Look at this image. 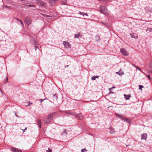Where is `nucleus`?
<instances>
[{"instance_id":"obj_8","label":"nucleus","mask_w":152,"mask_h":152,"mask_svg":"<svg viewBox=\"0 0 152 152\" xmlns=\"http://www.w3.org/2000/svg\"><path fill=\"white\" fill-rule=\"evenodd\" d=\"M130 35L133 38L137 39L138 38L137 35L134 32L131 33H130Z\"/></svg>"},{"instance_id":"obj_19","label":"nucleus","mask_w":152,"mask_h":152,"mask_svg":"<svg viewBox=\"0 0 152 152\" xmlns=\"http://www.w3.org/2000/svg\"><path fill=\"white\" fill-rule=\"evenodd\" d=\"M28 6L30 7H35V5L33 4H30L29 5H28Z\"/></svg>"},{"instance_id":"obj_21","label":"nucleus","mask_w":152,"mask_h":152,"mask_svg":"<svg viewBox=\"0 0 152 152\" xmlns=\"http://www.w3.org/2000/svg\"><path fill=\"white\" fill-rule=\"evenodd\" d=\"M151 30L152 29L151 28H148L147 29V31L148 32H150Z\"/></svg>"},{"instance_id":"obj_11","label":"nucleus","mask_w":152,"mask_h":152,"mask_svg":"<svg viewBox=\"0 0 152 152\" xmlns=\"http://www.w3.org/2000/svg\"><path fill=\"white\" fill-rule=\"evenodd\" d=\"M124 96H125V98L127 100L129 99V97H131V96L130 95H129L126 96V95L124 94Z\"/></svg>"},{"instance_id":"obj_23","label":"nucleus","mask_w":152,"mask_h":152,"mask_svg":"<svg viewBox=\"0 0 152 152\" xmlns=\"http://www.w3.org/2000/svg\"><path fill=\"white\" fill-rule=\"evenodd\" d=\"M79 36V34H75V38H78Z\"/></svg>"},{"instance_id":"obj_6","label":"nucleus","mask_w":152,"mask_h":152,"mask_svg":"<svg viewBox=\"0 0 152 152\" xmlns=\"http://www.w3.org/2000/svg\"><path fill=\"white\" fill-rule=\"evenodd\" d=\"M63 43L66 48H68L70 47L71 45L68 42H67L66 41H64Z\"/></svg>"},{"instance_id":"obj_26","label":"nucleus","mask_w":152,"mask_h":152,"mask_svg":"<svg viewBox=\"0 0 152 152\" xmlns=\"http://www.w3.org/2000/svg\"><path fill=\"white\" fill-rule=\"evenodd\" d=\"M34 46L35 50H36L37 49V47L36 46Z\"/></svg>"},{"instance_id":"obj_20","label":"nucleus","mask_w":152,"mask_h":152,"mask_svg":"<svg viewBox=\"0 0 152 152\" xmlns=\"http://www.w3.org/2000/svg\"><path fill=\"white\" fill-rule=\"evenodd\" d=\"M134 66L135 67H136L137 69H138L139 70L140 72H141V69L139 68L138 67H137L136 66H135V65H134Z\"/></svg>"},{"instance_id":"obj_14","label":"nucleus","mask_w":152,"mask_h":152,"mask_svg":"<svg viewBox=\"0 0 152 152\" xmlns=\"http://www.w3.org/2000/svg\"><path fill=\"white\" fill-rule=\"evenodd\" d=\"M79 14L83 15V16H84V15H87V14H86V13H84L83 12H79Z\"/></svg>"},{"instance_id":"obj_34","label":"nucleus","mask_w":152,"mask_h":152,"mask_svg":"<svg viewBox=\"0 0 152 152\" xmlns=\"http://www.w3.org/2000/svg\"><path fill=\"white\" fill-rule=\"evenodd\" d=\"M151 72L152 73V70L151 71Z\"/></svg>"},{"instance_id":"obj_33","label":"nucleus","mask_w":152,"mask_h":152,"mask_svg":"<svg viewBox=\"0 0 152 152\" xmlns=\"http://www.w3.org/2000/svg\"><path fill=\"white\" fill-rule=\"evenodd\" d=\"M7 80H8L7 78L6 82H7Z\"/></svg>"},{"instance_id":"obj_16","label":"nucleus","mask_w":152,"mask_h":152,"mask_svg":"<svg viewBox=\"0 0 152 152\" xmlns=\"http://www.w3.org/2000/svg\"><path fill=\"white\" fill-rule=\"evenodd\" d=\"M116 73L118 74L119 75H121L124 74V73H122L120 72H116Z\"/></svg>"},{"instance_id":"obj_35","label":"nucleus","mask_w":152,"mask_h":152,"mask_svg":"<svg viewBox=\"0 0 152 152\" xmlns=\"http://www.w3.org/2000/svg\"><path fill=\"white\" fill-rule=\"evenodd\" d=\"M129 145H127L126 146V147H127V146H129Z\"/></svg>"},{"instance_id":"obj_27","label":"nucleus","mask_w":152,"mask_h":152,"mask_svg":"<svg viewBox=\"0 0 152 152\" xmlns=\"http://www.w3.org/2000/svg\"><path fill=\"white\" fill-rule=\"evenodd\" d=\"M43 100H44V99H43V100L39 99V100L41 102Z\"/></svg>"},{"instance_id":"obj_22","label":"nucleus","mask_w":152,"mask_h":152,"mask_svg":"<svg viewBox=\"0 0 152 152\" xmlns=\"http://www.w3.org/2000/svg\"><path fill=\"white\" fill-rule=\"evenodd\" d=\"M34 45H38V43L37 42H36L34 41Z\"/></svg>"},{"instance_id":"obj_7","label":"nucleus","mask_w":152,"mask_h":152,"mask_svg":"<svg viewBox=\"0 0 152 152\" xmlns=\"http://www.w3.org/2000/svg\"><path fill=\"white\" fill-rule=\"evenodd\" d=\"M37 4H40L42 6H43L44 7H45L46 6L45 4L41 1L37 0Z\"/></svg>"},{"instance_id":"obj_10","label":"nucleus","mask_w":152,"mask_h":152,"mask_svg":"<svg viewBox=\"0 0 152 152\" xmlns=\"http://www.w3.org/2000/svg\"><path fill=\"white\" fill-rule=\"evenodd\" d=\"M11 150L12 151H15V152H21V151H20L19 150H18V149L17 148H14V147H12L11 148Z\"/></svg>"},{"instance_id":"obj_25","label":"nucleus","mask_w":152,"mask_h":152,"mask_svg":"<svg viewBox=\"0 0 152 152\" xmlns=\"http://www.w3.org/2000/svg\"><path fill=\"white\" fill-rule=\"evenodd\" d=\"M150 66L152 68V61L150 64Z\"/></svg>"},{"instance_id":"obj_32","label":"nucleus","mask_w":152,"mask_h":152,"mask_svg":"<svg viewBox=\"0 0 152 152\" xmlns=\"http://www.w3.org/2000/svg\"><path fill=\"white\" fill-rule=\"evenodd\" d=\"M38 123H39V124H40V123H39V121H38Z\"/></svg>"},{"instance_id":"obj_1","label":"nucleus","mask_w":152,"mask_h":152,"mask_svg":"<svg viewBox=\"0 0 152 152\" xmlns=\"http://www.w3.org/2000/svg\"><path fill=\"white\" fill-rule=\"evenodd\" d=\"M99 12L104 15L108 14L107 10L106 7L103 5H101L99 8Z\"/></svg>"},{"instance_id":"obj_4","label":"nucleus","mask_w":152,"mask_h":152,"mask_svg":"<svg viewBox=\"0 0 152 152\" xmlns=\"http://www.w3.org/2000/svg\"><path fill=\"white\" fill-rule=\"evenodd\" d=\"M121 52L122 54L125 56H127L128 55V53L126 50L124 48L121 49Z\"/></svg>"},{"instance_id":"obj_17","label":"nucleus","mask_w":152,"mask_h":152,"mask_svg":"<svg viewBox=\"0 0 152 152\" xmlns=\"http://www.w3.org/2000/svg\"><path fill=\"white\" fill-rule=\"evenodd\" d=\"M81 152H85V151H87V150H86L85 148L84 149H82L81 150Z\"/></svg>"},{"instance_id":"obj_2","label":"nucleus","mask_w":152,"mask_h":152,"mask_svg":"<svg viewBox=\"0 0 152 152\" xmlns=\"http://www.w3.org/2000/svg\"><path fill=\"white\" fill-rule=\"evenodd\" d=\"M115 115L119 117L120 118H121V120L124 121H126V122L129 123L130 121V119L129 118H126L124 117L123 116L121 115H119V114L116 113Z\"/></svg>"},{"instance_id":"obj_29","label":"nucleus","mask_w":152,"mask_h":152,"mask_svg":"<svg viewBox=\"0 0 152 152\" xmlns=\"http://www.w3.org/2000/svg\"><path fill=\"white\" fill-rule=\"evenodd\" d=\"M25 105V106H29V105H30V104H28V105Z\"/></svg>"},{"instance_id":"obj_30","label":"nucleus","mask_w":152,"mask_h":152,"mask_svg":"<svg viewBox=\"0 0 152 152\" xmlns=\"http://www.w3.org/2000/svg\"><path fill=\"white\" fill-rule=\"evenodd\" d=\"M0 91H1V93H2V92H2V91L1 90V89L0 88Z\"/></svg>"},{"instance_id":"obj_3","label":"nucleus","mask_w":152,"mask_h":152,"mask_svg":"<svg viewBox=\"0 0 152 152\" xmlns=\"http://www.w3.org/2000/svg\"><path fill=\"white\" fill-rule=\"evenodd\" d=\"M52 117L53 115L52 114H50L48 115V118H46L44 121L45 123L48 124L52 120Z\"/></svg>"},{"instance_id":"obj_15","label":"nucleus","mask_w":152,"mask_h":152,"mask_svg":"<svg viewBox=\"0 0 152 152\" xmlns=\"http://www.w3.org/2000/svg\"><path fill=\"white\" fill-rule=\"evenodd\" d=\"M98 77H99V76H96L95 77H92L91 78L92 80H95L96 78H98Z\"/></svg>"},{"instance_id":"obj_5","label":"nucleus","mask_w":152,"mask_h":152,"mask_svg":"<svg viewBox=\"0 0 152 152\" xmlns=\"http://www.w3.org/2000/svg\"><path fill=\"white\" fill-rule=\"evenodd\" d=\"M25 21L28 25L30 24L31 22V20L30 18L28 17L26 18Z\"/></svg>"},{"instance_id":"obj_13","label":"nucleus","mask_w":152,"mask_h":152,"mask_svg":"<svg viewBox=\"0 0 152 152\" xmlns=\"http://www.w3.org/2000/svg\"><path fill=\"white\" fill-rule=\"evenodd\" d=\"M139 89L140 90H141V91L142 90V88H143V86L142 85H139Z\"/></svg>"},{"instance_id":"obj_24","label":"nucleus","mask_w":152,"mask_h":152,"mask_svg":"<svg viewBox=\"0 0 152 152\" xmlns=\"http://www.w3.org/2000/svg\"><path fill=\"white\" fill-rule=\"evenodd\" d=\"M147 77H148V78L150 80L151 79V77H150V76L149 75H147Z\"/></svg>"},{"instance_id":"obj_28","label":"nucleus","mask_w":152,"mask_h":152,"mask_svg":"<svg viewBox=\"0 0 152 152\" xmlns=\"http://www.w3.org/2000/svg\"><path fill=\"white\" fill-rule=\"evenodd\" d=\"M26 129H27V128H25V129L23 131V132H24V131H25V130H26Z\"/></svg>"},{"instance_id":"obj_12","label":"nucleus","mask_w":152,"mask_h":152,"mask_svg":"<svg viewBox=\"0 0 152 152\" xmlns=\"http://www.w3.org/2000/svg\"><path fill=\"white\" fill-rule=\"evenodd\" d=\"M18 21H19L20 23L23 26V22L20 19H18Z\"/></svg>"},{"instance_id":"obj_9","label":"nucleus","mask_w":152,"mask_h":152,"mask_svg":"<svg viewBox=\"0 0 152 152\" xmlns=\"http://www.w3.org/2000/svg\"><path fill=\"white\" fill-rule=\"evenodd\" d=\"M147 138V135L146 134H143L142 135L141 139L146 140Z\"/></svg>"},{"instance_id":"obj_31","label":"nucleus","mask_w":152,"mask_h":152,"mask_svg":"<svg viewBox=\"0 0 152 152\" xmlns=\"http://www.w3.org/2000/svg\"><path fill=\"white\" fill-rule=\"evenodd\" d=\"M66 4V2L64 3H63L62 4Z\"/></svg>"},{"instance_id":"obj_18","label":"nucleus","mask_w":152,"mask_h":152,"mask_svg":"<svg viewBox=\"0 0 152 152\" xmlns=\"http://www.w3.org/2000/svg\"><path fill=\"white\" fill-rule=\"evenodd\" d=\"M66 131L65 130H64L63 131L62 133V135H66Z\"/></svg>"}]
</instances>
